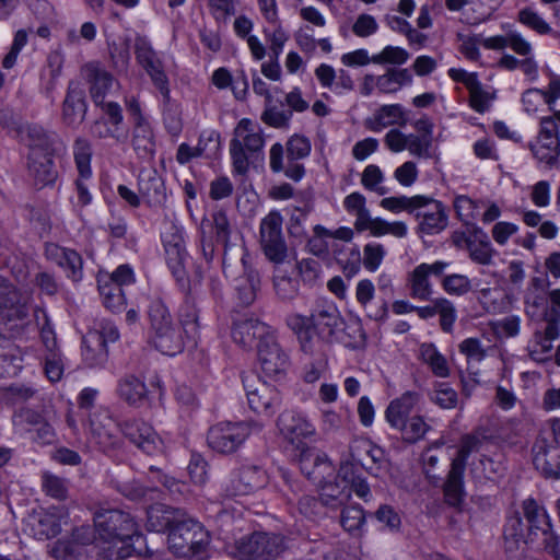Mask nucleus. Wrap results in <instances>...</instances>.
<instances>
[{
  "instance_id": "nucleus-1",
  "label": "nucleus",
  "mask_w": 560,
  "mask_h": 560,
  "mask_svg": "<svg viewBox=\"0 0 560 560\" xmlns=\"http://www.w3.org/2000/svg\"><path fill=\"white\" fill-rule=\"evenodd\" d=\"M93 521L98 538L112 544L109 547H128L129 556L131 549L138 553L143 552L141 547L135 545L142 542L144 537L136 518L129 512L101 508L94 512ZM144 553L151 557L154 551L145 546Z\"/></svg>"
},
{
  "instance_id": "nucleus-2",
  "label": "nucleus",
  "mask_w": 560,
  "mask_h": 560,
  "mask_svg": "<svg viewBox=\"0 0 560 560\" xmlns=\"http://www.w3.org/2000/svg\"><path fill=\"white\" fill-rule=\"evenodd\" d=\"M170 549L188 560H203L209 545V535L201 523L194 520L178 521L167 536Z\"/></svg>"
},
{
  "instance_id": "nucleus-3",
  "label": "nucleus",
  "mask_w": 560,
  "mask_h": 560,
  "mask_svg": "<svg viewBox=\"0 0 560 560\" xmlns=\"http://www.w3.org/2000/svg\"><path fill=\"white\" fill-rule=\"evenodd\" d=\"M262 130L249 118H242L234 128L230 141V154L234 173L245 175L249 168L248 153L255 154L264 148Z\"/></svg>"
},
{
  "instance_id": "nucleus-4",
  "label": "nucleus",
  "mask_w": 560,
  "mask_h": 560,
  "mask_svg": "<svg viewBox=\"0 0 560 560\" xmlns=\"http://www.w3.org/2000/svg\"><path fill=\"white\" fill-rule=\"evenodd\" d=\"M233 549L240 560H276L287 549L285 537L256 530L236 539Z\"/></svg>"
},
{
  "instance_id": "nucleus-5",
  "label": "nucleus",
  "mask_w": 560,
  "mask_h": 560,
  "mask_svg": "<svg viewBox=\"0 0 560 560\" xmlns=\"http://www.w3.org/2000/svg\"><path fill=\"white\" fill-rule=\"evenodd\" d=\"M283 218L278 210L270 211L259 224V245L266 259L278 268L290 262L291 252L282 232Z\"/></svg>"
},
{
  "instance_id": "nucleus-6",
  "label": "nucleus",
  "mask_w": 560,
  "mask_h": 560,
  "mask_svg": "<svg viewBox=\"0 0 560 560\" xmlns=\"http://www.w3.org/2000/svg\"><path fill=\"white\" fill-rule=\"evenodd\" d=\"M166 265L177 288L187 289L190 278L186 270L189 254L186 249L183 228L170 222L161 234Z\"/></svg>"
},
{
  "instance_id": "nucleus-7",
  "label": "nucleus",
  "mask_w": 560,
  "mask_h": 560,
  "mask_svg": "<svg viewBox=\"0 0 560 560\" xmlns=\"http://www.w3.org/2000/svg\"><path fill=\"white\" fill-rule=\"evenodd\" d=\"M253 429L260 431L262 424L245 421H222L209 429L207 442L209 447L217 453L233 454L244 444Z\"/></svg>"
},
{
  "instance_id": "nucleus-8",
  "label": "nucleus",
  "mask_w": 560,
  "mask_h": 560,
  "mask_svg": "<svg viewBox=\"0 0 560 560\" xmlns=\"http://www.w3.org/2000/svg\"><path fill=\"white\" fill-rule=\"evenodd\" d=\"M249 408L257 415L272 417L281 405V395L276 386L261 381L256 374L242 375Z\"/></svg>"
},
{
  "instance_id": "nucleus-9",
  "label": "nucleus",
  "mask_w": 560,
  "mask_h": 560,
  "mask_svg": "<svg viewBox=\"0 0 560 560\" xmlns=\"http://www.w3.org/2000/svg\"><path fill=\"white\" fill-rule=\"evenodd\" d=\"M268 482L266 470L257 465H243L234 469L222 485V495L232 499L240 495H248Z\"/></svg>"
},
{
  "instance_id": "nucleus-10",
  "label": "nucleus",
  "mask_w": 560,
  "mask_h": 560,
  "mask_svg": "<svg viewBox=\"0 0 560 560\" xmlns=\"http://www.w3.org/2000/svg\"><path fill=\"white\" fill-rule=\"evenodd\" d=\"M72 154L78 171V178L74 183L78 205L86 207L92 202V194L86 184V180L92 177L91 161L93 149L90 140L83 137L75 138L72 145Z\"/></svg>"
},
{
  "instance_id": "nucleus-11",
  "label": "nucleus",
  "mask_w": 560,
  "mask_h": 560,
  "mask_svg": "<svg viewBox=\"0 0 560 560\" xmlns=\"http://www.w3.org/2000/svg\"><path fill=\"white\" fill-rule=\"evenodd\" d=\"M539 125L537 142H530L528 148L538 162L552 167L560 155L559 127L553 117H542Z\"/></svg>"
},
{
  "instance_id": "nucleus-12",
  "label": "nucleus",
  "mask_w": 560,
  "mask_h": 560,
  "mask_svg": "<svg viewBox=\"0 0 560 560\" xmlns=\"http://www.w3.org/2000/svg\"><path fill=\"white\" fill-rule=\"evenodd\" d=\"M28 308L16 287L0 277V324L13 329L27 318Z\"/></svg>"
},
{
  "instance_id": "nucleus-13",
  "label": "nucleus",
  "mask_w": 560,
  "mask_h": 560,
  "mask_svg": "<svg viewBox=\"0 0 560 560\" xmlns=\"http://www.w3.org/2000/svg\"><path fill=\"white\" fill-rule=\"evenodd\" d=\"M91 442L105 454H113L121 446V424L107 413L94 415L90 419Z\"/></svg>"
},
{
  "instance_id": "nucleus-14",
  "label": "nucleus",
  "mask_w": 560,
  "mask_h": 560,
  "mask_svg": "<svg viewBox=\"0 0 560 560\" xmlns=\"http://www.w3.org/2000/svg\"><path fill=\"white\" fill-rule=\"evenodd\" d=\"M121 433L144 454L153 456L162 453L164 444L152 425L140 419H129L121 423Z\"/></svg>"
},
{
  "instance_id": "nucleus-15",
  "label": "nucleus",
  "mask_w": 560,
  "mask_h": 560,
  "mask_svg": "<svg viewBox=\"0 0 560 560\" xmlns=\"http://www.w3.org/2000/svg\"><path fill=\"white\" fill-rule=\"evenodd\" d=\"M294 451V459L307 479L322 482L325 476L332 474L334 467L326 454L316 452L303 441H299Z\"/></svg>"
},
{
  "instance_id": "nucleus-16",
  "label": "nucleus",
  "mask_w": 560,
  "mask_h": 560,
  "mask_svg": "<svg viewBox=\"0 0 560 560\" xmlns=\"http://www.w3.org/2000/svg\"><path fill=\"white\" fill-rule=\"evenodd\" d=\"M44 257L61 268L66 277L72 282L82 281L83 258L75 249L47 242L44 245Z\"/></svg>"
},
{
  "instance_id": "nucleus-17",
  "label": "nucleus",
  "mask_w": 560,
  "mask_h": 560,
  "mask_svg": "<svg viewBox=\"0 0 560 560\" xmlns=\"http://www.w3.org/2000/svg\"><path fill=\"white\" fill-rule=\"evenodd\" d=\"M533 464L546 479H560V446L539 435L532 448Z\"/></svg>"
},
{
  "instance_id": "nucleus-18",
  "label": "nucleus",
  "mask_w": 560,
  "mask_h": 560,
  "mask_svg": "<svg viewBox=\"0 0 560 560\" xmlns=\"http://www.w3.org/2000/svg\"><path fill=\"white\" fill-rule=\"evenodd\" d=\"M273 328L254 317L242 316L233 320L231 335L235 343L244 349L257 348Z\"/></svg>"
},
{
  "instance_id": "nucleus-19",
  "label": "nucleus",
  "mask_w": 560,
  "mask_h": 560,
  "mask_svg": "<svg viewBox=\"0 0 560 560\" xmlns=\"http://www.w3.org/2000/svg\"><path fill=\"white\" fill-rule=\"evenodd\" d=\"M257 355L261 370L268 376L283 373L289 365V357L279 345L275 329L261 343H257Z\"/></svg>"
},
{
  "instance_id": "nucleus-20",
  "label": "nucleus",
  "mask_w": 560,
  "mask_h": 560,
  "mask_svg": "<svg viewBox=\"0 0 560 560\" xmlns=\"http://www.w3.org/2000/svg\"><path fill=\"white\" fill-rule=\"evenodd\" d=\"M88 103L84 86L77 80L69 81L62 102V121L69 127H78L84 121Z\"/></svg>"
},
{
  "instance_id": "nucleus-21",
  "label": "nucleus",
  "mask_w": 560,
  "mask_h": 560,
  "mask_svg": "<svg viewBox=\"0 0 560 560\" xmlns=\"http://www.w3.org/2000/svg\"><path fill=\"white\" fill-rule=\"evenodd\" d=\"M415 217L419 221L418 231L427 235L439 234L448 224V214L444 205L429 197L425 203L415 211Z\"/></svg>"
},
{
  "instance_id": "nucleus-22",
  "label": "nucleus",
  "mask_w": 560,
  "mask_h": 560,
  "mask_svg": "<svg viewBox=\"0 0 560 560\" xmlns=\"http://www.w3.org/2000/svg\"><path fill=\"white\" fill-rule=\"evenodd\" d=\"M306 320L316 335L330 343L341 323V317L334 303H325L316 305L306 316Z\"/></svg>"
},
{
  "instance_id": "nucleus-23",
  "label": "nucleus",
  "mask_w": 560,
  "mask_h": 560,
  "mask_svg": "<svg viewBox=\"0 0 560 560\" xmlns=\"http://www.w3.org/2000/svg\"><path fill=\"white\" fill-rule=\"evenodd\" d=\"M277 425L287 441L296 448L299 441L314 434L315 428L301 413L293 410L283 411L277 421Z\"/></svg>"
},
{
  "instance_id": "nucleus-24",
  "label": "nucleus",
  "mask_w": 560,
  "mask_h": 560,
  "mask_svg": "<svg viewBox=\"0 0 560 560\" xmlns=\"http://www.w3.org/2000/svg\"><path fill=\"white\" fill-rule=\"evenodd\" d=\"M305 315L292 314L288 316L287 324L296 336L301 350L310 355H314L323 351L326 342L315 334V330L307 324Z\"/></svg>"
},
{
  "instance_id": "nucleus-25",
  "label": "nucleus",
  "mask_w": 560,
  "mask_h": 560,
  "mask_svg": "<svg viewBox=\"0 0 560 560\" xmlns=\"http://www.w3.org/2000/svg\"><path fill=\"white\" fill-rule=\"evenodd\" d=\"M183 293V303L178 310V317L180 326L190 340L196 341L199 336L200 322H199V308L197 306L196 298L192 293L191 281H188V288H178Z\"/></svg>"
},
{
  "instance_id": "nucleus-26",
  "label": "nucleus",
  "mask_w": 560,
  "mask_h": 560,
  "mask_svg": "<svg viewBox=\"0 0 560 560\" xmlns=\"http://www.w3.org/2000/svg\"><path fill=\"white\" fill-rule=\"evenodd\" d=\"M431 304L425 306H415L417 315L423 319L433 318L440 315V327L444 332H452L457 318L456 308L452 301L445 298H431Z\"/></svg>"
},
{
  "instance_id": "nucleus-27",
  "label": "nucleus",
  "mask_w": 560,
  "mask_h": 560,
  "mask_svg": "<svg viewBox=\"0 0 560 560\" xmlns=\"http://www.w3.org/2000/svg\"><path fill=\"white\" fill-rule=\"evenodd\" d=\"M138 189L149 207H161L166 201L164 180L155 170H142L140 172Z\"/></svg>"
},
{
  "instance_id": "nucleus-28",
  "label": "nucleus",
  "mask_w": 560,
  "mask_h": 560,
  "mask_svg": "<svg viewBox=\"0 0 560 560\" xmlns=\"http://www.w3.org/2000/svg\"><path fill=\"white\" fill-rule=\"evenodd\" d=\"M422 396L419 392L407 390L399 397L393 399L386 410L385 419L392 428L404 427L405 420L409 419L411 411L420 402Z\"/></svg>"
},
{
  "instance_id": "nucleus-29",
  "label": "nucleus",
  "mask_w": 560,
  "mask_h": 560,
  "mask_svg": "<svg viewBox=\"0 0 560 560\" xmlns=\"http://www.w3.org/2000/svg\"><path fill=\"white\" fill-rule=\"evenodd\" d=\"M27 168L36 185L48 186L55 184L58 172L54 163V153H28Z\"/></svg>"
},
{
  "instance_id": "nucleus-30",
  "label": "nucleus",
  "mask_w": 560,
  "mask_h": 560,
  "mask_svg": "<svg viewBox=\"0 0 560 560\" xmlns=\"http://www.w3.org/2000/svg\"><path fill=\"white\" fill-rule=\"evenodd\" d=\"M83 71L90 83V94L94 104L101 105L113 85L114 78L112 73L102 68L98 62L85 65Z\"/></svg>"
},
{
  "instance_id": "nucleus-31",
  "label": "nucleus",
  "mask_w": 560,
  "mask_h": 560,
  "mask_svg": "<svg viewBox=\"0 0 560 560\" xmlns=\"http://www.w3.org/2000/svg\"><path fill=\"white\" fill-rule=\"evenodd\" d=\"M406 124L407 116L400 104L382 105L374 116L364 122L365 127L374 132H380L392 125L405 126Z\"/></svg>"
},
{
  "instance_id": "nucleus-32",
  "label": "nucleus",
  "mask_w": 560,
  "mask_h": 560,
  "mask_svg": "<svg viewBox=\"0 0 560 560\" xmlns=\"http://www.w3.org/2000/svg\"><path fill=\"white\" fill-rule=\"evenodd\" d=\"M96 281L103 305L113 313L121 312L126 306L124 288L114 282L109 283L108 272H98Z\"/></svg>"
},
{
  "instance_id": "nucleus-33",
  "label": "nucleus",
  "mask_w": 560,
  "mask_h": 560,
  "mask_svg": "<svg viewBox=\"0 0 560 560\" xmlns=\"http://www.w3.org/2000/svg\"><path fill=\"white\" fill-rule=\"evenodd\" d=\"M152 342L156 350L166 355H175L184 350V338L176 324L152 332Z\"/></svg>"
},
{
  "instance_id": "nucleus-34",
  "label": "nucleus",
  "mask_w": 560,
  "mask_h": 560,
  "mask_svg": "<svg viewBox=\"0 0 560 560\" xmlns=\"http://www.w3.org/2000/svg\"><path fill=\"white\" fill-rule=\"evenodd\" d=\"M464 472L465 468L460 463L451 464V469L443 486L444 500L450 506L458 508L464 501Z\"/></svg>"
},
{
  "instance_id": "nucleus-35",
  "label": "nucleus",
  "mask_w": 560,
  "mask_h": 560,
  "mask_svg": "<svg viewBox=\"0 0 560 560\" xmlns=\"http://www.w3.org/2000/svg\"><path fill=\"white\" fill-rule=\"evenodd\" d=\"M145 384L135 375H126L118 381L117 394L129 406L139 407L149 399Z\"/></svg>"
},
{
  "instance_id": "nucleus-36",
  "label": "nucleus",
  "mask_w": 560,
  "mask_h": 560,
  "mask_svg": "<svg viewBox=\"0 0 560 560\" xmlns=\"http://www.w3.org/2000/svg\"><path fill=\"white\" fill-rule=\"evenodd\" d=\"M524 516L528 523V537L533 541V536H537L538 532L550 529L551 521L546 510L538 502L528 498L522 504Z\"/></svg>"
},
{
  "instance_id": "nucleus-37",
  "label": "nucleus",
  "mask_w": 560,
  "mask_h": 560,
  "mask_svg": "<svg viewBox=\"0 0 560 560\" xmlns=\"http://www.w3.org/2000/svg\"><path fill=\"white\" fill-rule=\"evenodd\" d=\"M82 358L89 368L102 366L107 362L108 348L95 332H86L82 338Z\"/></svg>"
},
{
  "instance_id": "nucleus-38",
  "label": "nucleus",
  "mask_w": 560,
  "mask_h": 560,
  "mask_svg": "<svg viewBox=\"0 0 560 560\" xmlns=\"http://www.w3.org/2000/svg\"><path fill=\"white\" fill-rule=\"evenodd\" d=\"M177 510L165 504L151 505L147 511V528L155 533L171 532L178 522L175 520Z\"/></svg>"
},
{
  "instance_id": "nucleus-39",
  "label": "nucleus",
  "mask_w": 560,
  "mask_h": 560,
  "mask_svg": "<svg viewBox=\"0 0 560 560\" xmlns=\"http://www.w3.org/2000/svg\"><path fill=\"white\" fill-rule=\"evenodd\" d=\"M318 483L320 485L318 495L328 512L343 508L351 497V492L347 491L337 479L334 481L322 479Z\"/></svg>"
},
{
  "instance_id": "nucleus-40",
  "label": "nucleus",
  "mask_w": 560,
  "mask_h": 560,
  "mask_svg": "<svg viewBox=\"0 0 560 560\" xmlns=\"http://www.w3.org/2000/svg\"><path fill=\"white\" fill-rule=\"evenodd\" d=\"M419 359L425 363L432 374L445 378L450 376L451 370L446 358L438 350L434 343L423 342L419 348Z\"/></svg>"
},
{
  "instance_id": "nucleus-41",
  "label": "nucleus",
  "mask_w": 560,
  "mask_h": 560,
  "mask_svg": "<svg viewBox=\"0 0 560 560\" xmlns=\"http://www.w3.org/2000/svg\"><path fill=\"white\" fill-rule=\"evenodd\" d=\"M407 287L409 288V295L412 299L421 301H429L433 294L432 283L428 271L424 267L418 265L407 277Z\"/></svg>"
},
{
  "instance_id": "nucleus-42",
  "label": "nucleus",
  "mask_w": 560,
  "mask_h": 560,
  "mask_svg": "<svg viewBox=\"0 0 560 560\" xmlns=\"http://www.w3.org/2000/svg\"><path fill=\"white\" fill-rule=\"evenodd\" d=\"M132 147L141 159H151L155 152L153 130L148 121L136 122Z\"/></svg>"
},
{
  "instance_id": "nucleus-43",
  "label": "nucleus",
  "mask_w": 560,
  "mask_h": 560,
  "mask_svg": "<svg viewBox=\"0 0 560 560\" xmlns=\"http://www.w3.org/2000/svg\"><path fill=\"white\" fill-rule=\"evenodd\" d=\"M14 427L32 434L35 430L49 421L45 410L21 408L15 411L12 418Z\"/></svg>"
},
{
  "instance_id": "nucleus-44",
  "label": "nucleus",
  "mask_w": 560,
  "mask_h": 560,
  "mask_svg": "<svg viewBox=\"0 0 560 560\" xmlns=\"http://www.w3.org/2000/svg\"><path fill=\"white\" fill-rule=\"evenodd\" d=\"M366 522V513L360 504L343 506L340 514L342 528L353 536H360Z\"/></svg>"
},
{
  "instance_id": "nucleus-45",
  "label": "nucleus",
  "mask_w": 560,
  "mask_h": 560,
  "mask_svg": "<svg viewBox=\"0 0 560 560\" xmlns=\"http://www.w3.org/2000/svg\"><path fill=\"white\" fill-rule=\"evenodd\" d=\"M163 124L172 137H178L183 130V110L178 102L172 97L163 98Z\"/></svg>"
},
{
  "instance_id": "nucleus-46",
  "label": "nucleus",
  "mask_w": 560,
  "mask_h": 560,
  "mask_svg": "<svg viewBox=\"0 0 560 560\" xmlns=\"http://www.w3.org/2000/svg\"><path fill=\"white\" fill-rule=\"evenodd\" d=\"M329 229L322 224L313 228V235L307 240L306 250L319 259H327L330 256Z\"/></svg>"
},
{
  "instance_id": "nucleus-47",
  "label": "nucleus",
  "mask_w": 560,
  "mask_h": 560,
  "mask_svg": "<svg viewBox=\"0 0 560 560\" xmlns=\"http://www.w3.org/2000/svg\"><path fill=\"white\" fill-rule=\"evenodd\" d=\"M517 21L539 35L551 34L552 36H560V33L553 31L542 16L532 7L521 9L517 13Z\"/></svg>"
},
{
  "instance_id": "nucleus-48",
  "label": "nucleus",
  "mask_w": 560,
  "mask_h": 560,
  "mask_svg": "<svg viewBox=\"0 0 560 560\" xmlns=\"http://www.w3.org/2000/svg\"><path fill=\"white\" fill-rule=\"evenodd\" d=\"M394 429L402 433V439L406 443L416 444L431 430V425L424 421L422 416L415 415L405 420L404 427H395Z\"/></svg>"
},
{
  "instance_id": "nucleus-49",
  "label": "nucleus",
  "mask_w": 560,
  "mask_h": 560,
  "mask_svg": "<svg viewBox=\"0 0 560 560\" xmlns=\"http://www.w3.org/2000/svg\"><path fill=\"white\" fill-rule=\"evenodd\" d=\"M147 313L151 332L175 324L168 307L161 299L152 300Z\"/></svg>"
},
{
  "instance_id": "nucleus-50",
  "label": "nucleus",
  "mask_w": 560,
  "mask_h": 560,
  "mask_svg": "<svg viewBox=\"0 0 560 560\" xmlns=\"http://www.w3.org/2000/svg\"><path fill=\"white\" fill-rule=\"evenodd\" d=\"M28 153H54V139L40 126L32 125L27 127Z\"/></svg>"
},
{
  "instance_id": "nucleus-51",
  "label": "nucleus",
  "mask_w": 560,
  "mask_h": 560,
  "mask_svg": "<svg viewBox=\"0 0 560 560\" xmlns=\"http://www.w3.org/2000/svg\"><path fill=\"white\" fill-rule=\"evenodd\" d=\"M425 201L427 197L422 195H417L412 197H387L381 200V207L395 213L400 212L402 210L413 213L419 207L423 206Z\"/></svg>"
},
{
  "instance_id": "nucleus-52",
  "label": "nucleus",
  "mask_w": 560,
  "mask_h": 560,
  "mask_svg": "<svg viewBox=\"0 0 560 560\" xmlns=\"http://www.w3.org/2000/svg\"><path fill=\"white\" fill-rule=\"evenodd\" d=\"M429 397L441 409H454L458 405L457 392L446 382H435Z\"/></svg>"
},
{
  "instance_id": "nucleus-53",
  "label": "nucleus",
  "mask_w": 560,
  "mask_h": 560,
  "mask_svg": "<svg viewBox=\"0 0 560 560\" xmlns=\"http://www.w3.org/2000/svg\"><path fill=\"white\" fill-rule=\"evenodd\" d=\"M21 361L14 345L0 337V376L14 374L18 369H21Z\"/></svg>"
},
{
  "instance_id": "nucleus-54",
  "label": "nucleus",
  "mask_w": 560,
  "mask_h": 560,
  "mask_svg": "<svg viewBox=\"0 0 560 560\" xmlns=\"http://www.w3.org/2000/svg\"><path fill=\"white\" fill-rule=\"evenodd\" d=\"M468 256L475 264L482 266H490L493 262V257L498 252L493 248L490 241H471L468 244Z\"/></svg>"
},
{
  "instance_id": "nucleus-55",
  "label": "nucleus",
  "mask_w": 560,
  "mask_h": 560,
  "mask_svg": "<svg viewBox=\"0 0 560 560\" xmlns=\"http://www.w3.org/2000/svg\"><path fill=\"white\" fill-rule=\"evenodd\" d=\"M135 55L138 63L144 69H150L153 66L162 62L158 57L156 52L151 46L149 39L144 36L138 35L135 38Z\"/></svg>"
},
{
  "instance_id": "nucleus-56",
  "label": "nucleus",
  "mask_w": 560,
  "mask_h": 560,
  "mask_svg": "<svg viewBox=\"0 0 560 560\" xmlns=\"http://www.w3.org/2000/svg\"><path fill=\"white\" fill-rule=\"evenodd\" d=\"M42 488L47 495L56 500L62 501L66 500L68 497L67 480L51 472H43Z\"/></svg>"
},
{
  "instance_id": "nucleus-57",
  "label": "nucleus",
  "mask_w": 560,
  "mask_h": 560,
  "mask_svg": "<svg viewBox=\"0 0 560 560\" xmlns=\"http://www.w3.org/2000/svg\"><path fill=\"white\" fill-rule=\"evenodd\" d=\"M469 92V106L477 113L483 114L489 110L490 103L495 98V93L483 90L482 83L478 80Z\"/></svg>"
},
{
  "instance_id": "nucleus-58",
  "label": "nucleus",
  "mask_w": 560,
  "mask_h": 560,
  "mask_svg": "<svg viewBox=\"0 0 560 560\" xmlns=\"http://www.w3.org/2000/svg\"><path fill=\"white\" fill-rule=\"evenodd\" d=\"M298 509L302 515L313 521L324 518L328 513L319 495L301 497L298 501Z\"/></svg>"
},
{
  "instance_id": "nucleus-59",
  "label": "nucleus",
  "mask_w": 560,
  "mask_h": 560,
  "mask_svg": "<svg viewBox=\"0 0 560 560\" xmlns=\"http://www.w3.org/2000/svg\"><path fill=\"white\" fill-rule=\"evenodd\" d=\"M441 287L450 295L462 296L471 290V281L465 275L452 273L443 276Z\"/></svg>"
},
{
  "instance_id": "nucleus-60",
  "label": "nucleus",
  "mask_w": 560,
  "mask_h": 560,
  "mask_svg": "<svg viewBox=\"0 0 560 560\" xmlns=\"http://www.w3.org/2000/svg\"><path fill=\"white\" fill-rule=\"evenodd\" d=\"M384 528L390 533H399L401 529V517L399 513L388 504H382L371 514Z\"/></svg>"
},
{
  "instance_id": "nucleus-61",
  "label": "nucleus",
  "mask_w": 560,
  "mask_h": 560,
  "mask_svg": "<svg viewBox=\"0 0 560 560\" xmlns=\"http://www.w3.org/2000/svg\"><path fill=\"white\" fill-rule=\"evenodd\" d=\"M410 55L405 48L388 45L380 54L372 56V62L376 65L389 63L400 66L406 63Z\"/></svg>"
},
{
  "instance_id": "nucleus-62",
  "label": "nucleus",
  "mask_w": 560,
  "mask_h": 560,
  "mask_svg": "<svg viewBox=\"0 0 560 560\" xmlns=\"http://www.w3.org/2000/svg\"><path fill=\"white\" fill-rule=\"evenodd\" d=\"M288 160H302L310 155L312 145L308 138L301 135H293L285 144Z\"/></svg>"
},
{
  "instance_id": "nucleus-63",
  "label": "nucleus",
  "mask_w": 560,
  "mask_h": 560,
  "mask_svg": "<svg viewBox=\"0 0 560 560\" xmlns=\"http://www.w3.org/2000/svg\"><path fill=\"white\" fill-rule=\"evenodd\" d=\"M212 225L215 241L224 246L226 249L230 244V236L232 228L228 214L223 210L212 213Z\"/></svg>"
},
{
  "instance_id": "nucleus-64",
  "label": "nucleus",
  "mask_w": 560,
  "mask_h": 560,
  "mask_svg": "<svg viewBox=\"0 0 560 560\" xmlns=\"http://www.w3.org/2000/svg\"><path fill=\"white\" fill-rule=\"evenodd\" d=\"M109 55L114 69L118 72H126L130 61L129 39L109 45Z\"/></svg>"
}]
</instances>
